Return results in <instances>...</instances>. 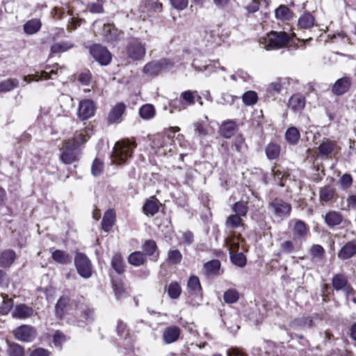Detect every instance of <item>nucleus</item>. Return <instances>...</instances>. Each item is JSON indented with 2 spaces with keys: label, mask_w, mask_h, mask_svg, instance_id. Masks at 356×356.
Here are the masks:
<instances>
[{
  "label": "nucleus",
  "mask_w": 356,
  "mask_h": 356,
  "mask_svg": "<svg viewBox=\"0 0 356 356\" xmlns=\"http://www.w3.org/2000/svg\"><path fill=\"white\" fill-rule=\"evenodd\" d=\"M136 147L134 141L122 140L118 141L113 147L112 162L115 164L124 163L132 156L134 149Z\"/></svg>",
  "instance_id": "f257e3e1"
},
{
  "label": "nucleus",
  "mask_w": 356,
  "mask_h": 356,
  "mask_svg": "<svg viewBox=\"0 0 356 356\" xmlns=\"http://www.w3.org/2000/svg\"><path fill=\"white\" fill-rule=\"evenodd\" d=\"M290 42V37L285 32L272 31L260 40V44L267 50L282 48Z\"/></svg>",
  "instance_id": "f03ea898"
},
{
  "label": "nucleus",
  "mask_w": 356,
  "mask_h": 356,
  "mask_svg": "<svg viewBox=\"0 0 356 356\" xmlns=\"http://www.w3.org/2000/svg\"><path fill=\"white\" fill-rule=\"evenodd\" d=\"M172 65L173 64L168 59L150 61L143 67V73L146 77L152 79L159 76L163 70L172 67Z\"/></svg>",
  "instance_id": "7ed1b4c3"
},
{
  "label": "nucleus",
  "mask_w": 356,
  "mask_h": 356,
  "mask_svg": "<svg viewBox=\"0 0 356 356\" xmlns=\"http://www.w3.org/2000/svg\"><path fill=\"white\" fill-rule=\"evenodd\" d=\"M126 53L133 61L142 60L146 55L145 44L138 38H133L127 45Z\"/></svg>",
  "instance_id": "20e7f679"
},
{
  "label": "nucleus",
  "mask_w": 356,
  "mask_h": 356,
  "mask_svg": "<svg viewBox=\"0 0 356 356\" xmlns=\"http://www.w3.org/2000/svg\"><path fill=\"white\" fill-rule=\"evenodd\" d=\"M74 264L78 273L83 278H89L92 275V264L89 259L83 253H77L74 258Z\"/></svg>",
  "instance_id": "39448f33"
},
{
  "label": "nucleus",
  "mask_w": 356,
  "mask_h": 356,
  "mask_svg": "<svg viewBox=\"0 0 356 356\" xmlns=\"http://www.w3.org/2000/svg\"><path fill=\"white\" fill-rule=\"evenodd\" d=\"M90 51L92 57L102 65H107L111 61V53L106 47L100 44L91 46Z\"/></svg>",
  "instance_id": "423d86ee"
},
{
  "label": "nucleus",
  "mask_w": 356,
  "mask_h": 356,
  "mask_svg": "<svg viewBox=\"0 0 356 356\" xmlns=\"http://www.w3.org/2000/svg\"><path fill=\"white\" fill-rule=\"evenodd\" d=\"M270 209L274 215L281 219L289 216L291 211L290 204L284 202L282 199H275L269 204Z\"/></svg>",
  "instance_id": "0eeeda50"
},
{
  "label": "nucleus",
  "mask_w": 356,
  "mask_h": 356,
  "mask_svg": "<svg viewBox=\"0 0 356 356\" xmlns=\"http://www.w3.org/2000/svg\"><path fill=\"white\" fill-rule=\"evenodd\" d=\"M181 102L179 106H176V102L171 103V106L177 108L178 111L186 109L188 106H192L195 104L196 97L201 99V97L198 95L197 91L186 90L181 94Z\"/></svg>",
  "instance_id": "6e6552de"
},
{
  "label": "nucleus",
  "mask_w": 356,
  "mask_h": 356,
  "mask_svg": "<svg viewBox=\"0 0 356 356\" xmlns=\"http://www.w3.org/2000/svg\"><path fill=\"white\" fill-rule=\"evenodd\" d=\"M95 106L91 99H86L79 102L77 115L81 120H86L95 115Z\"/></svg>",
  "instance_id": "1a4fd4ad"
},
{
  "label": "nucleus",
  "mask_w": 356,
  "mask_h": 356,
  "mask_svg": "<svg viewBox=\"0 0 356 356\" xmlns=\"http://www.w3.org/2000/svg\"><path fill=\"white\" fill-rule=\"evenodd\" d=\"M292 234L293 239L296 241L304 240L309 232V227L305 222L300 220H292L290 221V225H292Z\"/></svg>",
  "instance_id": "9d476101"
},
{
  "label": "nucleus",
  "mask_w": 356,
  "mask_h": 356,
  "mask_svg": "<svg viewBox=\"0 0 356 356\" xmlns=\"http://www.w3.org/2000/svg\"><path fill=\"white\" fill-rule=\"evenodd\" d=\"M127 109L126 105L122 102L117 103L113 106L107 116L108 124L120 123L123 120V115Z\"/></svg>",
  "instance_id": "9b49d317"
},
{
  "label": "nucleus",
  "mask_w": 356,
  "mask_h": 356,
  "mask_svg": "<svg viewBox=\"0 0 356 356\" xmlns=\"http://www.w3.org/2000/svg\"><path fill=\"white\" fill-rule=\"evenodd\" d=\"M14 335L19 341L29 342L35 338L36 332L33 327L24 325L16 328Z\"/></svg>",
  "instance_id": "f8f14e48"
},
{
  "label": "nucleus",
  "mask_w": 356,
  "mask_h": 356,
  "mask_svg": "<svg viewBox=\"0 0 356 356\" xmlns=\"http://www.w3.org/2000/svg\"><path fill=\"white\" fill-rule=\"evenodd\" d=\"M318 149L321 156L331 157L333 154L338 152L339 147L336 141L329 138H323Z\"/></svg>",
  "instance_id": "ddd939ff"
},
{
  "label": "nucleus",
  "mask_w": 356,
  "mask_h": 356,
  "mask_svg": "<svg viewBox=\"0 0 356 356\" xmlns=\"http://www.w3.org/2000/svg\"><path fill=\"white\" fill-rule=\"evenodd\" d=\"M77 148L64 143V149L60 156L61 161L65 164H71L79 160Z\"/></svg>",
  "instance_id": "4468645a"
},
{
  "label": "nucleus",
  "mask_w": 356,
  "mask_h": 356,
  "mask_svg": "<svg viewBox=\"0 0 356 356\" xmlns=\"http://www.w3.org/2000/svg\"><path fill=\"white\" fill-rule=\"evenodd\" d=\"M351 83V78L349 76L339 79L333 85L332 92L336 95H342L348 91Z\"/></svg>",
  "instance_id": "2eb2a0df"
},
{
  "label": "nucleus",
  "mask_w": 356,
  "mask_h": 356,
  "mask_svg": "<svg viewBox=\"0 0 356 356\" xmlns=\"http://www.w3.org/2000/svg\"><path fill=\"white\" fill-rule=\"evenodd\" d=\"M356 254V239L347 242L339 251L338 258L346 260Z\"/></svg>",
  "instance_id": "dca6fc26"
},
{
  "label": "nucleus",
  "mask_w": 356,
  "mask_h": 356,
  "mask_svg": "<svg viewBox=\"0 0 356 356\" xmlns=\"http://www.w3.org/2000/svg\"><path fill=\"white\" fill-rule=\"evenodd\" d=\"M181 331L179 327L172 325L167 327L163 332V339L167 344L175 342L179 337Z\"/></svg>",
  "instance_id": "f3484780"
},
{
  "label": "nucleus",
  "mask_w": 356,
  "mask_h": 356,
  "mask_svg": "<svg viewBox=\"0 0 356 356\" xmlns=\"http://www.w3.org/2000/svg\"><path fill=\"white\" fill-rule=\"evenodd\" d=\"M225 242L227 248L229 250V253H234L238 251L243 239L239 234L236 235L235 232H233L226 238Z\"/></svg>",
  "instance_id": "a211bd4d"
},
{
  "label": "nucleus",
  "mask_w": 356,
  "mask_h": 356,
  "mask_svg": "<svg viewBox=\"0 0 356 356\" xmlns=\"http://www.w3.org/2000/svg\"><path fill=\"white\" fill-rule=\"evenodd\" d=\"M325 224L330 227H333L339 225L343 221V216L339 211H329L323 216Z\"/></svg>",
  "instance_id": "6ab92c4d"
},
{
  "label": "nucleus",
  "mask_w": 356,
  "mask_h": 356,
  "mask_svg": "<svg viewBox=\"0 0 356 356\" xmlns=\"http://www.w3.org/2000/svg\"><path fill=\"white\" fill-rule=\"evenodd\" d=\"M33 314V309L24 304L17 305L12 313L13 318L24 319L31 316Z\"/></svg>",
  "instance_id": "aec40b11"
},
{
  "label": "nucleus",
  "mask_w": 356,
  "mask_h": 356,
  "mask_svg": "<svg viewBox=\"0 0 356 356\" xmlns=\"http://www.w3.org/2000/svg\"><path fill=\"white\" fill-rule=\"evenodd\" d=\"M305 106V97L300 94H295L289 100L288 106L294 112L301 111Z\"/></svg>",
  "instance_id": "412c9836"
},
{
  "label": "nucleus",
  "mask_w": 356,
  "mask_h": 356,
  "mask_svg": "<svg viewBox=\"0 0 356 356\" xmlns=\"http://www.w3.org/2000/svg\"><path fill=\"white\" fill-rule=\"evenodd\" d=\"M108 42L117 40L120 35L119 31L111 24H104L101 33Z\"/></svg>",
  "instance_id": "4be33fe9"
},
{
  "label": "nucleus",
  "mask_w": 356,
  "mask_h": 356,
  "mask_svg": "<svg viewBox=\"0 0 356 356\" xmlns=\"http://www.w3.org/2000/svg\"><path fill=\"white\" fill-rule=\"evenodd\" d=\"M159 200L154 197H150L146 201L143 205V212L147 216H153L155 215L159 209Z\"/></svg>",
  "instance_id": "5701e85b"
},
{
  "label": "nucleus",
  "mask_w": 356,
  "mask_h": 356,
  "mask_svg": "<svg viewBox=\"0 0 356 356\" xmlns=\"http://www.w3.org/2000/svg\"><path fill=\"white\" fill-rule=\"evenodd\" d=\"M115 220V213L113 209H108L103 216L102 222V229L109 232L113 226Z\"/></svg>",
  "instance_id": "b1692460"
},
{
  "label": "nucleus",
  "mask_w": 356,
  "mask_h": 356,
  "mask_svg": "<svg viewBox=\"0 0 356 356\" xmlns=\"http://www.w3.org/2000/svg\"><path fill=\"white\" fill-rule=\"evenodd\" d=\"M56 72L51 70L49 72L42 71L41 72H37L35 74H29L24 77V81L28 83L31 81H38L40 80H47L51 79L52 74H56Z\"/></svg>",
  "instance_id": "393cba45"
},
{
  "label": "nucleus",
  "mask_w": 356,
  "mask_h": 356,
  "mask_svg": "<svg viewBox=\"0 0 356 356\" xmlns=\"http://www.w3.org/2000/svg\"><path fill=\"white\" fill-rule=\"evenodd\" d=\"M318 318L307 317L302 318L293 322V325L300 330H306L314 327L316 325Z\"/></svg>",
  "instance_id": "a878e982"
},
{
  "label": "nucleus",
  "mask_w": 356,
  "mask_h": 356,
  "mask_svg": "<svg viewBox=\"0 0 356 356\" xmlns=\"http://www.w3.org/2000/svg\"><path fill=\"white\" fill-rule=\"evenodd\" d=\"M88 138L89 136L85 133V131H82L76 132L72 138L68 139L65 142L74 147L78 148L82 144H84Z\"/></svg>",
  "instance_id": "bb28decb"
},
{
  "label": "nucleus",
  "mask_w": 356,
  "mask_h": 356,
  "mask_svg": "<svg viewBox=\"0 0 356 356\" xmlns=\"http://www.w3.org/2000/svg\"><path fill=\"white\" fill-rule=\"evenodd\" d=\"M16 258L15 252L12 250L3 251L0 254V266L9 267Z\"/></svg>",
  "instance_id": "cd10ccee"
},
{
  "label": "nucleus",
  "mask_w": 356,
  "mask_h": 356,
  "mask_svg": "<svg viewBox=\"0 0 356 356\" xmlns=\"http://www.w3.org/2000/svg\"><path fill=\"white\" fill-rule=\"evenodd\" d=\"M187 289L190 293L198 295L202 291V286L199 278L195 275L189 277L187 283Z\"/></svg>",
  "instance_id": "c85d7f7f"
},
{
  "label": "nucleus",
  "mask_w": 356,
  "mask_h": 356,
  "mask_svg": "<svg viewBox=\"0 0 356 356\" xmlns=\"http://www.w3.org/2000/svg\"><path fill=\"white\" fill-rule=\"evenodd\" d=\"M128 262L132 266H140L146 262V257L143 252L136 251L129 254Z\"/></svg>",
  "instance_id": "c756f323"
},
{
  "label": "nucleus",
  "mask_w": 356,
  "mask_h": 356,
  "mask_svg": "<svg viewBox=\"0 0 356 356\" xmlns=\"http://www.w3.org/2000/svg\"><path fill=\"white\" fill-rule=\"evenodd\" d=\"M236 127V123L235 121L227 120L222 124L220 134L223 137L229 138L234 134Z\"/></svg>",
  "instance_id": "7c9ffc66"
},
{
  "label": "nucleus",
  "mask_w": 356,
  "mask_h": 356,
  "mask_svg": "<svg viewBox=\"0 0 356 356\" xmlns=\"http://www.w3.org/2000/svg\"><path fill=\"white\" fill-rule=\"evenodd\" d=\"M52 259L60 264H67L72 261V257L65 251L56 250L52 252Z\"/></svg>",
  "instance_id": "2f4dec72"
},
{
  "label": "nucleus",
  "mask_w": 356,
  "mask_h": 356,
  "mask_svg": "<svg viewBox=\"0 0 356 356\" xmlns=\"http://www.w3.org/2000/svg\"><path fill=\"white\" fill-rule=\"evenodd\" d=\"M204 268L208 275H218L220 274V262L218 259H213L204 264Z\"/></svg>",
  "instance_id": "473e14b6"
},
{
  "label": "nucleus",
  "mask_w": 356,
  "mask_h": 356,
  "mask_svg": "<svg viewBox=\"0 0 356 356\" xmlns=\"http://www.w3.org/2000/svg\"><path fill=\"white\" fill-rule=\"evenodd\" d=\"M314 17L309 13H304L298 19V26L300 29H309L314 25Z\"/></svg>",
  "instance_id": "72a5a7b5"
},
{
  "label": "nucleus",
  "mask_w": 356,
  "mask_h": 356,
  "mask_svg": "<svg viewBox=\"0 0 356 356\" xmlns=\"http://www.w3.org/2000/svg\"><path fill=\"white\" fill-rule=\"evenodd\" d=\"M41 28V22L38 19L29 20L24 25V31L26 34L32 35L37 33Z\"/></svg>",
  "instance_id": "f704fd0d"
},
{
  "label": "nucleus",
  "mask_w": 356,
  "mask_h": 356,
  "mask_svg": "<svg viewBox=\"0 0 356 356\" xmlns=\"http://www.w3.org/2000/svg\"><path fill=\"white\" fill-rule=\"evenodd\" d=\"M74 47V44L70 41H61L56 42L51 47V51L53 54L63 53Z\"/></svg>",
  "instance_id": "c9c22d12"
},
{
  "label": "nucleus",
  "mask_w": 356,
  "mask_h": 356,
  "mask_svg": "<svg viewBox=\"0 0 356 356\" xmlns=\"http://www.w3.org/2000/svg\"><path fill=\"white\" fill-rule=\"evenodd\" d=\"M300 138V134L298 129L295 127H289L285 133V138L291 145H296L298 143Z\"/></svg>",
  "instance_id": "e433bc0d"
},
{
  "label": "nucleus",
  "mask_w": 356,
  "mask_h": 356,
  "mask_svg": "<svg viewBox=\"0 0 356 356\" xmlns=\"http://www.w3.org/2000/svg\"><path fill=\"white\" fill-rule=\"evenodd\" d=\"M335 195V188L331 186H325L321 188L319 193L321 202H327L334 197Z\"/></svg>",
  "instance_id": "4c0bfd02"
},
{
  "label": "nucleus",
  "mask_w": 356,
  "mask_h": 356,
  "mask_svg": "<svg viewBox=\"0 0 356 356\" xmlns=\"http://www.w3.org/2000/svg\"><path fill=\"white\" fill-rule=\"evenodd\" d=\"M332 284L336 291L342 290L348 284V278L343 274H337L333 277Z\"/></svg>",
  "instance_id": "58836bf2"
},
{
  "label": "nucleus",
  "mask_w": 356,
  "mask_h": 356,
  "mask_svg": "<svg viewBox=\"0 0 356 356\" xmlns=\"http://www.w3.org/2000/svg\"><path fill=\"white\" fill-rule=\"evenodd\" d=\"M275 14L277 19L286 21L291 19L292 13L286 6L281 5L275 10Z\"/></svg>",
  "instance_id": "ea45409f"
},
{
  "label": "nucleus",
  "mask_w": 356,
  "mask_h": 356,
  "mask_svg": "<svg viewBox=\"0 0 356 356\" xmlns=\"http://www.w3.org/2000/svg\"><path fill=\"white\" fill-rule=\"evenodd\" d=\"M19 85V81L17 79H8L0 83V92H7Z\"/></svg>",
  "instance_id": "a19ab883"
},
{
  "label": "nucleus",
  "mask_w": 356,
  "mask_h": 356,
  "mask_svg": "<svg viewBox=\"0 0 356 356\" xmlns=\"http://www.w3.org/2000/svg\"><path fill=\"white\" fill-rule=\"evenodd\" d=\"M139 114L143 119L149 120L155 115V108L152 104H145L139 110Z\"/></svg>",
  "instance_id": "79ce46f5"
},
{
  "label": "nucleus",
  "mask_w": 356,
  "mask_h": 356,
  "mask_svg": "<svg viewBox=\"0 0 356 356\" xmlns=\"http://www.w3.org/2000/svg\"><path fill=\"white\" fill-rule=\"evenodd\" d=\"M70 302V299L68 297L66 296H62L60 298V299L58 300L56 305V314L58 317L62 318L65 309L68 305Z\"/></svg>",
  "instance_id": "37998d69"
},
{
  "label": "nucleus",
  "mask_w": 356,
  "mask_h": 356,
  "mask_svg": "<svg viewBox=\"0 0 356 356\" xmlns=\"http://www.w3.org/2000/svg\"><path fill=\"white\" fill-rule=\"evenodd\" d=\"M242 100L245 105L252 106L258 101V95L256 92L249 90L245 92L242 96Z\"/></svg>",
  "instance_id": "c03bdc74"
},
{
  "label": "nucleus",
  "mask_w": 356,
  "mask_h": 356,
  "mask_svg": "<svg viewBox=\"0 0 356 356\" xmlns=\"http://www.w3.org/2000/svg\"><path fill=\"white\" fill-rule=\"evenodd\" d=\"M280 153V147L275 143H270L266 147V154L267 157L270 159H277Z\"/></svg>",
  "instance_id": "a18cd8bd"
},
{
  "label": "nucleus",
  "mask_w": 356,
  "mask_h": 356,
  "mask_svg": "<svg viewBox=\"0 0 356 356\" xmlns=\"http://www.w3.org/2000/svg\"><path fill=\"white\" fill-rule=\"evenodd\" d=\"M242 217L237 214L230 215L226 220L225 225L228 228H236L243 225Z\"/></svg>",
  "instance_id": "49530a36"
},
{
  "label": "nucleus",
  "mask_w": 356,
  "mask_h": 356,
  "mask_svg": "<svg viewBox=\"0 0 356 356\" xmlns=\"http://www.w3.org/2000/svg\"><path fill=\"white\" fill-rule=\"evenodd\" d=\"M1 297L3 298V302L0 306V314L2 315H6L13 307V300L8 298V296L3 293L1 294Z\"/></svg>",
  "instance_id": "de8ad7c7"
},
{
  "label": "nucleus",
  "mask_w": 356,
  "mask_h": 356,
  "mask_svg": "<svg viewBox=\"0 0 356 356\" xmlns=\"http://www.w3.org/2000/svg\"><path fill=\"white\" fill-rule=\"evenodd\" d=\"M232 210L236 214L245 217L248 211V204L243 201L237 202L233 205Z\"/></svg>",
  "instance_id": "09e8293b"
},
{
  "label": "nucleus",
  "mask_w": 356,
  "mask_h": 356,
  "mask_svg": "<svg viewBox=\"0 0 356 356\" xmlns=\"http://www.w3.org/2000/svg\"><path fill=\"white\" fill-rule=\"evenodd\" d=\"M112 267L118 273L121 274L124 272V263L120 254H115L111 261Z\"/></svg>",
  "instance_id": "8fccbe9b"
},
{
  "label": "nucleus",
  "mask_w": 356,
  "mask_h": 356,
  "mask_svg": "<svg viewBox=\"0 0 356 356\" xmlns=\"http://www.w3.org/2000/svg\"><path fill=\"white\" fill-rule=\"evenodd\" d=\"M181 293L179 284L177 282H171L168 288V296L172 299H177Z\"/></svg>",
  "instance_id": "3c124183"
},
{
  "label": "nucleus",
  "mask_w": 356,
  "mask_h": 356,
  "mask_svg": "<svg viewBox=\"0 0 356 356\" xmlns=\"http://www.w3.org/2000/svg\"><path fill=\"white\" fill-rule=\"evenodd\" d=\"M232 263L239 267H243L246 264V257L242 252L229 253Z\"/></svg>",
  "instance_id": "603ef678"
},
{
  "label": "nucleus",
  "mask_w": 356,
  "mask_h": 356,
  "mask_svg": "<svg viewBox=\"0 0 356 356\" xmlns=\"http://www.w3.org/2000/svg\"><path fill=\"white\" fill-rule=\"evenodd\" d=\"M67 14L71 16L70 21L67 24V30L72 31L77 29L83 22V19L81 18L75 17L73 16V11L71 9H68Z\"/></svg>",
  "instance_id": "864d4df0"
},
{
  "label": "nucleus",
  "mask_w": 356,
  "mask_h": 356,
  "mask_svg": "<svg viewBox=\"0 0 356 356\" xmlns=\"http://www.w3.org/2000/svg\"><path fill=\"white\" fill-rule=\"evenodd\" d=\"M142 248L146 255L152 256L157 250V245L154 241L147 240L143 243Z\"/></svg>",
  "instance_id": "5fc2aeb1"
},
{
  "label": "nucleus",
  "mask_w": 356,
  "mask_h": 356,
  "mask_svg": "<svg viewBox=\"0 0 356 356\" xmlns=\"http://www.w3.org/2000/svg\"><path fill=\"white\" fill-rule=\"evenodd\" d=\"M223 298L225 302L234 303L238 300L239 293L236 289H230L225 292Z\"/></svg>",
  "instance_id": "6e6d98bb"
},
{
  "label": "nucleus",
  "mask_w": 356,
  "mask_h": 356,
  "mask_svg": "<svg viewBox=\"0 0 356 356\" xmlns=\"http://www.w3.org/2000/svg\"><path fill=\"white\" fill-rule=\"evenodd\" d=\"M232 148L238 152H244L247 148L244 138L241 136H236Z\"/></svg>",
  "instance_id": "4d7b16f0"
},
{
  "label": "nucleus",
  "mask_w": 356,
  "mask_h": 356,
  "mask_svg": "<svg viewBox=\"0 0 356 356\" xmlns=\"http://www.w3.org/2000/svg\"><path fill=\"white\" fill-rule=\"evenodd\" d=\"M7 352L10 356H24V350L23 347L17 343L10 344Z\"/></svg>",
  "instance_id": "13d9d810"
},
{
  "label": "nucleus",
  "mask_w": 356,
  "mask_h": 356,
  "mask_svg": "<svg viewBox=\"0 0 356 356\" xmlns=\"http://www.w3.org/2000/svg\"><path fill=\"white\" fill-rule=\"evenodd\" d=\"M104 170V163L103 162L99 159L96 158L92 164L91 167V172L93 176L97 177L99 176Z\"/></svg>",
  "instance_id": "bf43d9fd"
},
{
  "label": "nucleus",
  "mask_w": 356,
  "mask_h": 356,
  "mask_svg": "<svg viewBox=\"0 0 356 356\" xmlns=\"http://www.w3.org/2000/svg\"><path fill=\"white\" fill-rule=\"evenodd\" d=\"M182 254L178 250H170L168 254V261L172 264H177L181 262Z\"/></svg>",
  "instance_id": "052dcab7"
},
{
  "label": "nucleus",
  "mask_w": 356,
  "mask_h": 356,
  "mask_svg": "<svg viewBox=\"0 0 356 356\" xmlns=\"http://www.w3.org/2000/svg\"><path fill=\"white\" fill-rule=\"evenodd\" d=\"M237 97L234 96L228 92L222 93L218 103L222 105H232L234 103Z\"/></svg>",
  "instance_id": "680f3d73"
},
{
  "label": "nucleus",
  "mask_w": 356,
  "mask_h": 356,
  "mask_svg": "<svg viewBox=\"0 0 356 356\" xmlns=\"http://www.w3.org/2000/svg\"><path fill=\"white\" fill-rule=\"evenodd\" d=\"M282 85L281 83V79H278L268 85L267 91L269 93L274 95L275 93L280 92L282 90Z\"/></svg>",
  "instance_id": "e2e57ef3"
},
{
  "label": "nucleus",
  "mask_w": 356,
  "mask_h": 356,
  "mask_svg": "<svg viewBox=\"0 0 356 356\" xmlns=\"http://www.w3.org/2000/svg\"><path fill=\"white\" fill-rule=\"evenodd\" d=\"M340 186L342 189L349 188L353 184V178L349 174H344L339 179Z\"/></svg>",
  "instance_id": "0e129e2a"
},
{
  "label": "nucleus",
  "mask_w": 356,
  "mask_h": 356,
  "mask_svg": "<svg viewBox=\"0 0 356 356\" xmlns=\"http://www.w3.org/2000/svg\"><path fill=\"white\" fill-rule=\"evenodd\" d=\"M310 252L313 257L322 259L325 251L321 245H314L310 249Z\"/></svg>",
  "instance_id": "69168bd1"
},
{
  "label": "nucleus",
  "mask_w": 356,
  "mask_h": 356,
  "mask_svg": "<svg viewBox=\"0 0 356 356\" xmlns=\"http://www.w3.org/2000/svg\"><path fill=\"white\" fill-rule=\"evenodd\" d=\"M171 6L177 10H184L188 4V0H170Z\"/></svg>",
  "instance_id": "338daca9"
},
{
  "label": "nucleus",
  "mask_w": 356,
  "mask_h": 356,
  "mask_svg": "<svg viewBox=\"0 0 356 356\" xmlns=\"http://www.w3.org/2000/svg\"><path fill=\"white\" fill-rule=\"evenodd\" d=\"M281 248L283 252L290 254L296 249V245L291 241H286L281 244Z\"/></svg>",
  "instance_id": "774afa93"
}]
</instances>
